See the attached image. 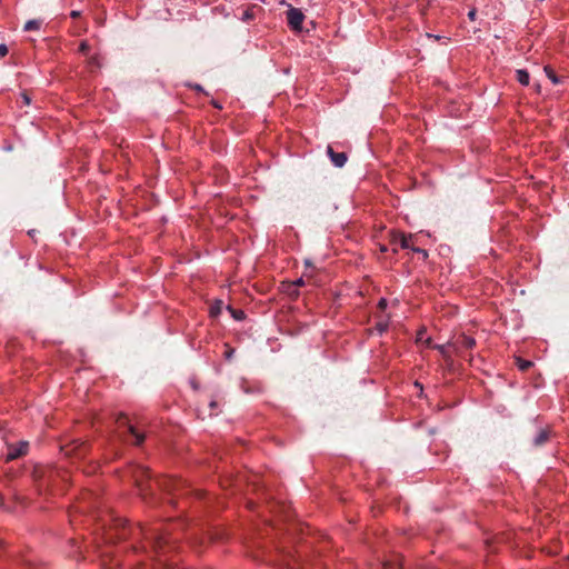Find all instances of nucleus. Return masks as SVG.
Segmentation results:
<instances>
[{
  "label": "nucleus",
  "mask_w": 569,
  "mask_h": 569,
  "mask_svg": "<svg viewBox=\"0 0 569 569\" xmlns=\"http://www.w3.org/2000/svg\"><path fill=\"white\" fill-rule=\"evenodd\" d=\"M117 422V435L121 441H128V437H132V443L140 446L144 441V435L139 432L128 420L124 415H119L116 420Z\"/></svg>",
  "instance_id": "f257e3e1"
},
{
  "label": "nucleus",
  "mask_w": 569,
  "mask_h": 569,
  "mask_svg": "<svg viewBox=\"0 0 569 569\" xmlns=\"http://www.w3.org/2000/svg\"><path fill=\"white\" fill-rule=\"evenodd\" d=\"M140 533L143 535L146 539L150 541V545L153 549V551L160 557L164 553V547L167 546L168 541L164 536L160 535L154 529H139Z\"/></svg>",
  "instance_id": "f03ea898"
},
{
  "label": "nucleus",
  "mask_w": 569,
  "mask_h": 569,
  "mask_svg": "<svg viewBox=\"0 0 569 569\" xmlns=\"http://www.w3.org/2000/svg\"><path fill=\"white\" fill-rule=\"evenodd\" d=\"M289 6V10L287 11V20L288 24L293 30H301L302 22L305 19V14L300 9L293 8L292 6Z\"/></svg>",
  "instance_id": "7ed1b4c3"
},
{
  "label": "nucleus",
  "mask_w": 569,
  "mask_h": 569,
  "mask_svg": "<svg viewBox=\"0 0 569 569\" xmlns=\"http://www.w3.org/2000/svg\"><path fill=\"white\" fill-rule=\"evenodd\" d=\"M66 456L83 457L88 450V445L81 440H74L62 448Z\"/></svg>",
  "instance_id": "20e7f679"
},
{
  "label": "nucleus",
  "mask_w": 569,
  "mask_h": 569,
  "mask_svg": "<svg viewBox=\"0 0 569 569\" xmlns=\"http://www.w3.org/2000/svg\"><path fill=\"white\" fill-rule=\"evenodd\" d=\"M457 352H461L462 350L472 349L476 346V340L465 333L459 335L451 343Z\"/></svg>",
  "instance_id": "39448f33"
},
{
  "label": "nucleus",
  "mask_w": 569,
  "mask_h": 569,
  "mask_svg": "<svg viewBox=\"0 0 569 569\" xmlns=\"http://www.w3.org/2000/svg\"><path fill=\"white\" fill-rule=\"evenodd\" d=\"M157 485L164 491L173 492L179 491L183 487V481L180 479L163 477L157 480Z\"/></svg>",
  "instance_id": "423d86ee"
},
{
  "label": "nucleus",
  "mask_w": 569,
  "mask_h": 569,
  "mask_svg": "<svg viewBox=\"0 0 569 569\" xmlns=\"http://www.w3.org/2000/svg\"><path fill=\"white\" fill-rule=\"evenodd\" d=\"M552 430L549 427L539 429L532 439V446L535 448L543 447L550 440Z\"/></svg>",
  "instance_id": "0eeeda50"
},
{
  "label": "nucleus",
  "mask_w": 569,
  "mask_h": 569,
  "mask_svg": "<svg viewBox=\"0 0 569 569\" xmlns=\"http://www.w3.org/2000/svg\"><path fill=\"white\" fill-rule=\"evenodd\" d=\"M327 153L331 160V162L338 167L342 168L347 162V154L345 152H336L331 146H328Z\"/></svg>",
  "instance_id": "6e6552de"
},
{
  "label": "nucleus",
  "mask_w": 569,
  "mask_h": 569,
  "mask_svg": "<svg viewBox=\"0 0 569 569\" xmlns=\"http://www.w3.org/2000/svg\"><path fill=\"white\" fill-rule=\"evenodd\" d=\"M283 562L288 569H302V563L300 558L291 555L290 552L283 556Z\"/></svg>",
  "instance_id": "1a4fd4ad"
},
{
  "label": "nucleus",
  "mask_w": 569,
  "mask_h": 569,
  "mask_svg": "<svg viewBox=\"0 0 569 569\" xmlns=\"http://www.w3.org/2000/svg\"><path fill=\"white\" fill-rule=\"evenodd\" d=\"M411 234L410 236H406L403 233H398L393 237L392 239V243L393 244H399L400 248L402 249H408V248H411L410 247V240H411Z\"/></svg>",
  "instance_id": "9d476101"
},
{
  "label": "nucleus",
  "mask_w": 569,
  "mask_h": 569,
  "mask_svg": "<svg viewBox=\"0 0 569 569\" xmlns=\"http://www.w3.org/2000/svg\"><path fill=\"white\" fill-rule=\"evenodd\" d=\"M27 449H28V443L27 442H22L20 445V447L17 448V449L10 448L9 452L7 455L8 460H13V459H17V458L26 455L27 453Z\"/></svg>",
  "instance_id": "9b49d317"
},
{
  "label": "nucleus",
  "mask_w": 569,
  "mask_h": 569,
  "mask_svg": "<svg viewBox=\"0 0 569 569\" xmlns=\"http://www.w3.org/2000/svg\"><path fill=\"white\" fill-rule=\"evenodd\" d=\"M516 77H517V80L523 84V86H528L529 84V73L526 71V70H522V69H519L516 71Z\"/></svg>",
  "instance_id": "f8f14e48"
},
{
  "label": "nucleus",
  "mask_w": 569,
  "mask_h": 569,
  "mask_svg": "<svg viewBox=\"0 0 569 569\" xmlns=\"http://www.w3.org/2000/svg\"><path fill=\"white\" fill-rule=\"evenodd\" d=\"M153 569H180L176 566V563H168L167 560H162L159 558L157 560V563L154 565Z\"/></svg>",
  "instance_id": "ddd939ff"
},
{
  "label": "nucleus",
  "mask_w": 569,
  "mask_h": 569,
  "mask_svg": "<svg viewBox=\"0 0 569 569\" xmlns=\"http://www.w3.org/2000/svg\"><path fill=\"white\" fill-rule=\"evenodd\" d=\"M545 72H546L547 77H548V78H549V79H550L555 84H557V83H559V82H560L559 78L557 77V74L555 73V71L552 70V68H551V67L546 66V67H545Z\"/></svg>",
  "instance_id": "4468645a"
},
{
  "label": "nucleus",
  "mask_w": 569,
  "mask_h": 569,
  "mask_svg": "<svg viewBox=\"0 0 569 569\" xmlns=\"http://www.w3.org/2000/svg\"><path fill=\"white\" fill-rule=\"evenodd\" d=\"M227 309L236 320H242L244 318V312L242 310L233 309L231 306H228Z\"/></svg>",
  "instance_id": "2eb2a0df"
},
{
  "label": "nucleus",
  "mask_w": 569,
  "mask_h": 569,
  "mask_svg": "<svg viewBox=\"0 0 569 569\" xmlns=\"http://www.w3.org/2000/svg\"><path fill=\"white\" fill-rule=\"evenodd\" d=\"M517 366L521 371H527L529 368H531L532 362L529 360H523L521 358L517 359Z\"/></svg>",
  "instance_id": "dca6fc26"
},
{
  "label": "nucleus",
  "mask_w": 569,
  "mask_h": 569,
  "mask_svg": "<svg viewBox=\"0 0 569 569\" xmlns=\"http://www.w3.org/2000/svg\"><path fill=\"white\" fill-rule=\"evenodd\" d=\"M39 28H40V21H38V20H29L24 24L26 31L38 30Z\"/></svg>",
  "instance_id": "f3484780"
},
{
  "label": "nucleus",
  "mask_w": 569,
  "mask_h": 569,
  "mask_svg": "<svg viewBox=\"0 0 569 569\" xmlns=\"http://www.w3.org/2000/svg\"><path fill=\"white\" fill-rule=\"evenodd\" d=\"M222 301H217L210 309V313L213 317H217L221 312Z\"/></svg>",
  "instance_id": "a211bd4d"
},
{
  "label": "nucleus",
  "mask_w": 569,
  "mask_h": 569,
  "mask_svg": "<svg viewBox=\"0 0 569 569\" xmlns=\"http://www.w3.org/2000/svg\"><path fill=\"white\" fill-rule=\"evenodd\" d=\"M388 321L387 320H379L376 325V329L382 333L388 329Z\"/></svg>",
  "instance_id": "6ab92c4d"
},
{
  "label": "nucleus",
  "mask_w": 569,
  "mask_h": 569,
  "mask_svg": "<svg viewBox=\"0 0 569 569\" xmlns=\"http://www.w3.org/2000/svg\"><path fill=\"white\" fill-rule=\"evenodd\" d=\"M253 9H254V7L249 8V9H247V10L243 12V17H242V19H243L244 21H249V20H252V19L254 18Z\"/></svg>",
  "instance_id": "aec40b11"
},
{
  "label": "nucleus",
  "mask_w": 569,
  "mask_h": 569,
  "mask_svg": "<svg viewBox=\"0 0 569 569\" xmlns=\"http://www.w3.org/2000/svg\"><path fill=\"white\" fill-rule=\"evenodd\" d=\"M53 473V470H48L41 477L43 478V481H47L49 483L52 480Z\"/></svg>",
  "instance_id": "412c9836"
},
{
  "label": "nucleus",
  "mask_w": 569,
  "mask_h": 569,
  "mask_svg": "<svg viewBox=\"0 0 569 569\" xmlns=\"http://www.w3.org/2000/svg\"><path fill=\"white\" fill-rule=\"evenodd\" d=\"M90 47H89V43L87 41H82L80 43V47H79V50L82 52V53H88Z\"/></svg>",
  "instance_id": "4be33fe9"
},
{
  "label": "nucleus",
  "mask_w": 569,
  "mask_h": 569,
  "mask_svg": "<svg viewBox=\"0 0 569 569\" xmlns=\"http://www.w3.org/2000/svg\"><path fill=\"white\" fill-rule=\"evenodd\" d=\"M287 292H288L291 297H293V298H297V297H298V295H299V292H298V290H297V288H296V287H289V286H288Z\"/></svg>",
  "instance_id": "5701e85b"
},
{
  "label": "nucleus",
  "mask_w": 569,
  "mask_h": 569,
  "mask_svg": "<svg viewBox=\"0 0 569 569\" xmlns=\"http://www.w3.org/2000/svg\"><path fill=\"white\" fill-rule=\"evenodd\" d=\"M303 284H305V280H303V278H299V279H298V280H296L295 282L289 283V287H296V288H298V287H301V286H303Z\"/></svg>",
  "instance_id": "b1692460"
},
{
  "label": "nucleus",
  "mask_w": 569,
  "mask_h": 569,
  "mask_svg": "<svg viewBox=\"0 0 569 569\" xmlns=\"http://www.w3.org/2000/svg\"><path fill=\"white\" fill-rule=\"evenodd\" d=\"M387 305H388L387 300H386L385 298H381V299L379 300V302H378V308H379L380 310H385V309L387 308Z\"/></svg>",
  "instance_id": "393cba45"
},
{
  "label": "nucleus",
  "mask_w": 569,
  "mask_h": 569,
  "mask_svg": "<svg viewBox=\"0 0 569 569\" xmlns=\"http://www.w3.org/2000/svg\"><path fill=\"white\" fill-rule=\"evenodd\" d=\"M436 348L443 355L446 360H448L449 357L447 356V352H446V346H437Z\"/></svg>",
  "instance_id": "a878e982"
},
{
  "label": "nucleus",
  "mask_w": 569,
  "mask_h": 569,
  "mask_svg": "<svg viewBox=\"0 0 569 569\" xmlns=\"http://www.w3.org/2000/svg\"><path fill=\"white\" fill-rule=\"evenodd\" d=\"M8 53V48L6 44H0V56L4 57Z\"/></svg>",
  "instance_id": "bb28decb"
},
{
  "label": "nucleus",
  "mask_w": 569,
  "mask_h": 569,
  "mask_svg": "<svg viewBox=\"0 0 569 569\" xmlns=\"http://www.w3.org/2000/svg\"><path fill=\"white\" fill-rule=\"evenodd\" d=\"M412 250H415V251H416V252H418V253H421V254H422V257H423L425 259L428 257L427 251H426V250H423V249L413 248Z\"/></svg>",
  "instance_id": "cd10ccee"
},
{
  "label": "nucleus",
  "mask_w": 569,
  "mask_h": 569,
  "mask_svg": "<svg viewBox=\"0 0 569 569\" xmlns=\"http://www.w3.org/2000/svg\"><path fill=\"white\" fill-rule=\"evenodd\" d=\"M21 98L26 104L30 103V97L26 92L21 93Z\"/></svg>",
  "instance_id": "c85d7f7f"
},
{
  "label": "nucleus",
  "mask_w": 569,
  "mask_h": 569,
  "mask_svg": "<svg viewBox=\"0 0 569 569\" xmlns=\"http://www.w3.org/2000/svg\"><path fill=\"white\" fill-rule=\"evenodd\" d=\"M140 493L146 498L147 489L143 487L141 482L138 481Z\"/></svg>",
  "instance_id": "c756f323"
},
{
  "label": "nucleus",
  "mask_w": 569,
  "mask_h": 569,
  "mask_svg": "<svg viewBox=\"0 0 569 569\" xmlns=\"http://www.w3.org/2000/svg\"><path fill=\"white\" fill-rule=\"evenodd\" d=\"M476 16H477V11L475 9L469 11V13H468V17L470 20H475Z\"/></svg>",
  "instance_id": "7c9ffc66"
},
{
  "label": "nucleus",
  "mask_w": 569,
  "mask_h": 569,
  "mask_svg": "<svg viewBox=\"0 0 569 569\" xmlns=\"http://www.w3.org/2000/svg\"><path fill=\"white\" fill-rule=\"evenodd\" d=\"M80 14H81L80 11L73 10V11H71L70 17L73 18V19H77V18L80 17Z\"/></svg>",
  "instance_id": "2f4dec72"
},
{
  "label": "nucleus",
  "mask_w": 569,
  "mask_h": 569,
  "mask_svg": "<svg viewBox=\"0 0 569 569\" xmlns=\"http://www.w3.org/2000/svg\"><path fill=\"white\" fill-rule=\"evenodd\" d=\"M232 353H233V349H229L226 351V358L227 359H230L232 357Z\"/></svg>",
  "instance_id": "473e14b6"
},
{
  "label": "nucleus",
  "mask_w": 569,
  "mask_h": 569,
  "mask_svg": "<svg viewBox=\"0 0 569 569\" xmlns=\"http://www.w3.org/2000/svg\"><path fill=\"white\" fill-rule=\"evenodd\" d=\"M217 406H218V402H217V401H214V400H212V401L209 403L210 409H214V408H217Z\"/></svg>",
  "instance_id": "72a5a7b5"
},
{
  "label": "nucleus",
  "mask_w": 569,
  "mask_h": 569,
  "mask_svg": "<svg viewBox=\"0 0 569 569\" xmlns=\"http://www.w3.org/2000/svg\"><path fill=\"white\" fill-rule=\"evenodd\" d=\"M142 473L147 477V478H150V471L149 470H142Z\"/></svg>",
  "instance_id": "f704fd0d"
},
{
  "label": "nucleus",
  "mask_w": 569,
  "mask_h": 569,
  "mask_svg": "<svg viewBox=\"0 0 569 569\" xmlns=\"http://www.w3.org/2000/svg\"><path fill=\"white\" fill-rule=\"evenodd\" d=\"M212 103L216 108L221 109V106L218 102L213 101Z\"/></svg>",
  "instance_id": "c9c22d12"
},
{
  "label": "nucleus",
  "mask_w": 569,
  "mask_h": 569,
  "mask_svg": "<svg viewBox=\"0 0 569 569\" xmlns=\"http://www.w3.org/2000/svg\"><path fill=\"white\" fill-rule=\"evenodd\" d=\"M305 264H306V267H308V268L312 266V264H311V262H310L309 260H306V261H305Z\"/></svg>",
  "instance_id": "e433bc0d"
},
{
  "label": "nucleus",
  "mask_w": 569,
  "mask_h": 569,
  "mask_svg": "<svg viewBox=\"0 0 569 569\" xmlns=\"http://www.w3.org/2000/svg\"><path fill=\"white\" fill-rule=\"evenodd\" d=\"M381 251L382 252H386L387 251V248L385 246L381 247Z\"/></svg>",
  "instance_id": "4c0bfd02"
},
{
  "label": "nucleus",
  "mask_w": 569,
  "mask_h": 569,
  "mask_svg": "<svg viewBox=\"0 0 569 569\" xmlns=\"http://www.w3.org/2000/svg\"><path fill=\"white\" fill-rule=\"evenodd\" d=\"M194 88H196L197 90H202V88H201L199 84H197Z\"/></svg>",
  "instance_id": "58836bf2"
},
{
  "label": "nucleus",
  "mask_w": 569,
  "mask_h": 569,
  "mask_svg": "<svg viewBox=\"0 0 569 569\" xmlns=\"http://www.w3.org/2000/svg\"><path fill=\"white\" fill-rule=\"evenodd\" d=\"M386 566L390 567L391 569L393 568V566L390 562H387Z\"/></svg>",
  "instance_id": "ea45409f"
}]
</instances>
